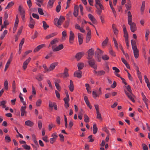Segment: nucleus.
Masks as SVG:
<instances>
[{
  "label": "nucleus",
  "instance_id": "obj_1",
  "mask_svg": "<svg viewBox=\"0 0 150 150\" xmlns=\"http://www.w3.org/2000/svg\"><path fill=\"white\" fill-rule=\"evenodd\" d=\"M125 87H126V88L127 91L129 92H127L125 90L124 91L125 93L129 98L133 102H135V100L132 96V95H133V94L132 93V90L131 89L130 86L129 85H128L127 87L126 86H125Z\"/></svg>",
  "mask_w": 150,
  "mask_h": 150
},
{
  "label": "nucleus",
  "instance_id": "obj_2",
  "mask_svg": "<svg viewBox=\"0 0 150 150\" xmlns=\"http://www.w3.org/2000/svg\"><path fill=\"white\" fill-rule=\"evenodd\" d=\"M65 19V18L64 16H60L59 19L56 18L54 19V23L57 26L61 25Z\"/></svg>",
  "mask_w": 150,
  "mask_h": 150
},
{
  "label": "nucleus",
  "instance_id": "obj_3",
  "mask_svg": "<svg viewBox=\"0 0 150 150\" xmlns=\"http://www.w3.org/2000/svg\"><path fill=\"white\" fill-rule=\"evenodd\" d=\"M89 65L95 69H96L97 67V64H95L96 61L94 59H88L87 61Z\"/></svg>",
  "mask_w": 150,
  "mask_h": 150
},
{
  "label": "nucleus",
  "instance_id": "obj_4",
  "mask_svg": "<svg viewBox=\"0 0 150 150\" xmlns=\"http://www.w3.org/2000/svg\"><path fill=\"white\" fill-rule=\"evenodd\" d=\"M88 54V57L87 58L88 59H90L93 58L95 52L94 50L92 48L89 49L87 52Z\"/></svg>",
  "mask_w": 150,
  "mask_h": 150
},
{
  "label": "nucleus",
  "instance_id": "obj_5",
  "mask_svg": "<svg viewBox=\"0 0 150 150\" xmlns=\"http://www.w3.org/2000/svg\"><path fill=\"white\" fill-rule=\"evenodd\" d=\"M18 11L20 12V15L23 21L25 19V13L24 10L21 6H19L18 7Z\"/></svg>",
  "mask_w": 150,
  "mask_h": 150
},
{
  "label": "nucleus",
  "instance_id": "obj_6",
  "mask_svg": "<svg viewBox=\"0 0 150 150\" xmlns=\"http://www.w3.org/2000/svg\"><path fill=\"white\" fill-rule=\"evenodd\" d=\"M128 22V24L130 26L131 31L133 33L134 32L137 30V26L135 23L132 22V21H131L130 22Z\"/></svg>",
  "mask_w": 150,
  "mask_h": 150
},
{
  "label": "nucleus",
  "instance_id": "obj_7",
  "mask_svg": "<svg viewBox=\"0 0 150 150\" xmlns=\"http://www.w3.org/2000/svg\"><path fill=\"white\" fill-rule=\"evenodd\" d=\"M67 97H65L64 98L63 100L64 102V106L66 109H68V108L69 107V94L67 95Z\"/></svg>",
  "mask_w": 150,
  "mask_h": 150
},
{
  "label": "nucleus",
  "instance_id": "obj_8",
  "mask_svg": "<svg viewBox=\"0 0 150 150\" xmlns=\"http://www.w3.org/2000/svg\"><path fill=\"white\" fill-rule=\"evenodd\" d=\"M84 52H78L76 54L75 56V58L76 59L77 61H79L83 56L84 55Z\"/></svg>",
  "mask_w": 150,
  "mask_h": 150
},
{
  "label": "nucleus",
  "instance_id": "obj_9",
  "mask_svg": "<svg viewBox=\"0 0 150 150\" xmlns=\"http://www.w3.org/2000/svg\"><path fill=\"white\" fill-rule=\"evenodd\" d=\"M51 136L52 137L50 139V143L53 144L56 141L58 136L57 135V133L55 132L52 134Z\"/></svg>",
  "mask_w": 150,
  "mask_h": 150
},
{
  "label": "nucleus",
  "instance_id": "obj_10",
  "mask_svg": "<svg viewBox=\"0 0 150 150\" xmlns=\"http://www.w3.org/2000/svg\"><path fill=\"white\" fill-rule=\"evenodd\" d=\"M122 27L123 28V31L124 35V37L125 38V40L128 39V34L127 30L125 25H122Z\"/></svg>",
  "mask_w": 150,
  "mask_h": 150
},
{
  "label": "nucleus",
  "instance_id": "obj_11",
  "mask_svg": "<svg viewBox=\"0 0 150 150\" xmlns=\"http://www.w3.org/2000/svg\"><path fill=\"white\" fill-rule=\"evenodd\" d=\"M74 38V34L72 31H71L69 33V42L72 44Z\"/></svg>",
  "mask_w": 150,
  "mask_h": 150
},
{
  "label": "nucleus",
  "instance_id": "obj_12",
  "mask_svg": "<svg viewBox=\"0 0 150 150\" xmlns=\"http://www.w3.org/2000/svg\"><path fill=\"white\" fill-rule=\"evenodd\" d=\"M30 21L28 25L29 27L31 28H33L35 24V22L31 16H30Z\"/></svg>",
  "mask_w": 150,
  "mask_h": 150
},
{
  "label": "nucleus",
  "instance_id": "obj_13",
  "mask_svg": "<svg viewBox=\"0 0 150 150\" xmlns=\"http://www.w3.org/2000/svg\"><path fill=\"white\" fill-rule=\"evenodd\" d=\"M53 45L52 46V48L54 52L59 51L62 50L64 48L63 45L62 44L59 45L57 47L54 48H53Z\"/></svg>",
  "mask_w": 150,
  "mask_h": 150
},
{
  "label": "nucleus",
  "instance_id": "obj_14",
  "mask_svg": "<svg viewBox=\"0 0 150 150\" xmlns=\"http://www.w3.org/2000/svg\"><path fill=\"white\" fill-rule=\"evenodd\" d=\"M31 59L30 57H29L26 61L24 62L23 66V69L25 70L27 67V65L30 62Z\"/></svg>",
  "mask_w": 150,
  "mask_h": 150
},
{
  "label": "nucleus",
  "instance_id": "obj_15",
  "mask_svg": "<svg viewBox=\"0 0 150 150\" xmlns=\"http://www.w3.org/2000/svg\"><path fill=\"white\" fill-rule=\"evenodd\" d=\"M26 108V107L25 106H22L21 107L20 110L21 112V116L23 117L24 115L26 116L27 112L25 111Z\"/></svg>",
  "mask_w": 150,
  "mask_h": 150
},
{
  "label": "nucleus",
  "instance_id": "obj_16",
  "mask_svg": "<svg viewBox=\"0 0 150 150\" xmlns=\"http://www.w3.org/2000/svg\"><path fill=\"white\" fill-rule=\"evenodd\" d=\"M82 71L80 70L75 71L74 74V77H76L78 78H80L82 77Z\"/></svg>",
  "mask_w": 150,
  "mask_h": 150
},
{
  "label": "nucleus",
  "instance_id": "obj_17",
  "mask_svg": "<svg viewBox=\"0 0 150 150\" xmlns=\"http://www.w3.org/2000/svg\"><path fill=\"white\" fill-rule=\"evenodd\" d=\"M82 34L80 33L78 34L79 44L80 45L82 44L83 42V37L82 36Z\"/></svg>",
  "mask_w": 150,
  "mask_h": 150
},
{
  "label": "nucleus",
  "instance_id": "obj_18",
  "mask_svg": "<svg viewBox=\"0 0 150 150\" xmlns=\"http://www.w3.org/2000/svg\"><path fill=\"white\" fill-rule=\"evenodd\" d=\"M58 64V62H55L51 64L49 67V71H50L53 70L55 68V67Z\"/></svg>",
  "mask_w": 150,
  "mask_h": 150
},
{
  "label": "nucleus",
  "instance_id": "obj_19",
  "mask_svg": "<svg viewBox=\"0 0 150 150\" xmlns=\"http://www.w3.org/2000/svg\"><path fill=\"white\" fill-rule=\"evenodd\" d=\"M79 8L77 6H75L74 7V10L73 13L74 15L76 17L78 15Z\"/></svg>",
  "mask_w": 150,
  "mask_h": 150
},
{
  "label": "nucleus",
  "instance_id": "obj_20",
  "mask_svg": "<svg viewBox=\"0 0 150 150\" xmlns=\"http://www.w3.org/2000/svg\"><path fill=\"white\" fill-rule=\"evenodd\" d=\"M69 70L66 68L64 69L63 74V77L64 78H67L69 76V74L68 73Z\"/></svg>",
  "mask_w": 150,
  "mask_h": 150
},
{
  "label": "nucleus",
  "instance_id": "obj_21",
  "mask_svg": "<svg viewBox=\"0 0 150 150\" xmlns=\"http://www.w3.org/2000/svg\"><path fill=\"white\" fill-rule=\"evenodd\" d=\"M132 50H133L134 54L135 57L136 58H138L139 56L138 50L137 48L134 49Z\"/></svg>",
  "mask_w": 150,
  "mask_h": 150
},
{
  "label": "nucleus",
  "instance_id": "obj_22",
  "mask_svg": "<svg viewBox=\"0 0 150 150\" xmlns=\"http://www.w3.org/2000/svg\"><path fill=\"white\" fill-rule=\"evenodd\" d=\"M70 84L69 86L68 87L69 88L70 91L71 92H73L74 90V86L73 81L72 80H70Z\"/></svg>",
  "mask_w": 150,
  "mask_h": 150
},
{
  "label": "nucleus",
  "instance_id": "obj_23",
  "mask_svg": "<svg viewBox=\"0 0 150 150\" xmlns=\"http://www.w3.org/2000/svg\"><path fill=\"white\" fill-rule=\"evenodd\" d=\"M102 55L99 54H95V57L97 61L98 62H101V60Z\"/></svg>",
  "mask_w": 150,
  "mask_h": 150
},
{
  "label": "nucleus",
  "instance_id": "obj_24",
  "mask_svg": "<svg viewBox=\"0 0 150 150\" xmlns=\"http://www.w3.org/2000/svg\"><path fill=\"white\" fill-rule=\"evenodd\" d=\"M25 125L30 126V127H32L33 126L34 124V123L32 122L31 121L28 120L26 121L25 122Z\"/></svg>",
  "mask_w": 150,
  "mask_h": 150
},
{
  "label": "nucleus",
  "instance_id": "obj_25",
  "mask_svg": "<svg viewBox=\"0 0 150 150\" xmlns=\"http://www.w3.org/2000/svg\"><path fill=\"white\" fill-rule=\"evenodd\" d=\"M43 75L39 74L36 76L35 79L39 81H41L43 79Z\"/></svg>",
  "mask_w": 150,
  "mask_h": 150
},
{
  "label": "nucleus",
  "instance_id": "obj_26",
  "mask_svg": "<svg viewBox=\"0 0 150 150\" xmlns=\"http://www.w3.org/2000/svg\"><path fill=\"white\" fill-rule=\"evenodd\" d=\"M57 34V33H52L50 35H47L45 37V39H49L50 38L56 35Z\"/></svg>",
  "mask_w": 150,
  "mask_h": 150
},
{
  "label": "nucleus",
  "instance_id": "obj_27",
  "mask_svg": "<svg viewBox=\"0 0 150 150\" xmlns=\"http://www.w3.org/2000/svg\"><path fill=\"white\" fill-rule=\"evenodd\" d=\"M84 66V64L82 63H79L77 64L78 69L79 70H80L82 69Z\"/></svg>",
  "mask_w": 150,
  "mask_h": 150
},
{
  "label": "nucleus",
  "instance_id": "obj_28",
  "mask_svg": "<svg viewBox=\"0 0 150 150\" xmlns=\"http://www.w3.org/2000/svg\"><path fill=\"white\" fill-rule=\"evenodd\" d=\"M131 43L132 49L137 48L136 42L134 40H131Z\"/></svg>",
  "mask_w": 150,
  "mask_h": 150
},
{
  "label": "nucleus",
  "instance_id": "obj_29",
  "mask_svg": "<svg viewBox=\"0 0 150 150\" xmlns=\"http://www.w3.org/2000/svg\"><path fill=\"white\" fill-rule=\"evenodd\" d=\"M127 15L128 16V22H130L131 21H132V16L131 12L130 11H129L128 12Z\"/></svg>",
  "mask_w": 150,
  "mask_h": 150
},
{
  "label": "nucleus",
  "instance_id": "obj_30",
  "mask_svg": "<svg viewBox=\"0 0 150 150\" xmlns=\"http://www.w3.org/2000/svg\"><path fill=\"white\" fill-rule=\"evenodd\" d=\"M55 0H49L47 4V6L52 8L53 6Z\"/></svg>",
  "mask_w": 150,
  "mask_h": 150
},
{
  "label": "nucleus",
  "instance_id": "obj_31",
  "mask_svg": "<svg viewBox=\"0 0 150 150\" xmlns=\"http://www.w3.org/2000/svg\"><path fill=\"white\" fill-rule=\"evenodd\" d=\"M93 133L94 134H96L98 131V128L96 124H94L93 126Z\"/></svg>",
  "mask_w": 150,
  "mask_h": 150
},
{
  "label": "nucleus",
  "instance_id": "obj_32",
  "mask_svg": "<svg viewBox=\"0 0 150 150\" xmlns=\"http://www.w3.org/2000/svg\"><path fill=\"white\" fill-rule=\"evenodd\" d=\"M70 19L69 18H67V20L65 22L64 24V28H67L69 24Z\"/></svg>",
  "mask_w": 150,
  "mask_h": 150
},
{
  "label": "nucleus",
  "instance_id": "obj_33",
  "mask_svg": "<svg viewBox=\"0 0 150 150\" xmlns=\"http://www.w3.org/2000/svg\"><path fill=\"white\" fill-rule=\"evenodd\" d=\"M42 22L43 24V27L44 30H46L47 28H49V26L47 24L46 22L45 21H43Z\"/></svg>",
  "mask_w": 150,
  "mask_h": 150
},
{
  "label": "nucleus",
  "instance_id": "obj_34",
  "mask_svg": "<svg viewBox=\"0 0 150 150\" xmlns=\"http://www.w3.org/2000/svg\"><path fill=\"white\" fill-rule=\"evenodd\" d=\"M108 41V37H106L105 39L103 41L102 43V45L103 46H105L107 45Z\"/></svg>",
  "mask_w": 150,
  "mask_h": 150
},
{
  "label": "nucleus",
  "instance_id": "obj_35",
  "mask_svg": "<svg viewBox=\"0 0 150 150\" xmlns=\"http://www.w3.org/2000/svg\"><path fill=\"white\" fill-rule=\"evenodd\" d=\"M95 54H98L100 55H103V51L100 50L99 48L97 49V50L95 52Z\"/></svg>",
  "mask_w": 150,
  "mask_h": 150
},
{
  "label": "nucleus",
  "instance_id": "obj_36",
  "mask_svg": "<svg viewBox=\"0 0 150 150\" xmlns=\"http://www.w3.org/2000/svg\"><path fill=\"white\" fill-rule=\"evenodd\" d=\"M4 89L7 90L8 88V83L7 80H6L4 83Z\"/></svg>",
  "mask_w": 150,
  "mask_h": 150
},
{
  "label": "nucleus",
  "instance_id": "obj_37",
  "mask_svg": "<svg viewBox=\"0 0 150 150\" xmlns=\"http://www.w3.org/2000/svg\"><path fill=\"white\" fill-rule=\"evenodd\" d=\"M11 60H10V59H9V60L7 61V63L6 64V65L5 66V67L4 69V71H6L7 69L8 68L9 65L11 63Z\"/></svg>",
  "mask_w": 150,
  "mask_h": 150
},
{
  "label": "nucleus",
  "instance_id": "obj_38",
  "mask_svg": "<svg viewBox=\"0 0 150 150\" xmlns=\"http://www.w3.org/2000/svg\"><path fill=\"white\" fill-rule=\"evenodd\" d=\"M14 3L13 1H11L9 3L7 6L5 8V9H9L13 5Z\"/></svg>",
  "mask_w": 150,
  "mask_h": 150
},
{
  "label": "nucleus",
  "instance_id": "obj_39",
  "mask_svg": "<svg viewBox=\"0 0 150 150\" xmlns=\"http://www.w3.org/2000/svg\"><path fill=\"white\" fill-rule=\"evenodd\" d=\"M96 118L102 121V118L101 117V114L100 113V112H96Z\"/></svg>",
  "mask_w": 150,
  "mask_h": 150
},
{
  "label": "nucleus",
  "instance_id": "obj_40",
  "mask_svg": "<svg viewBox=\"0 0 150 150\" xmlns=\"http://www.w3.org/2000/svg\"><path fill=\"white\" fill-rule=\"evenodd\" d=\"M54 84L57 89L59 91H61V88L59 84L56 82H54Z\"/></svg>",
  "mask_w": 150,
  "mask_h": 150
},
{
  "label": "nucleus",
  "instance_id": "obj_41",
  "mask_svg": "<svg viewBox=\"0 0 150 150\" xmlns=\"http://www.w3.org/2000/svg\"><path fill=\"white\" fill-rule=\"evenodd\" d=\"M102 58L104 60H108L109 59V57L107 55L105 54L102 56Z\"/></svg>",
  "mask_w": 150,
  "mask_h": 150
},
{
  "label": "nucleus",
  "instance_id": "obj_42",
  "mask_svg": "<svg viewBox=\"0 0 150 150\" xmlns=\"http://www.w3.org/2000/svg\"><path fill=\"white\" fill-rule=\"evenodd\" d=\"M105 73V72L103 70L99 71H98V74L97 76H101L104 75Z\"/></svg>",
  "mask_w": 150,
  "mask_h": 150
},
{
  "label": "nucleus",
  "instance_id": "obj_43",
  "mask_svg": "<svg viewBox=\"0 0 150 150\" xmlns=\"http://www.w3.org/2000/svg\"><path fill=\"white\" fill-rule=\"evenodd\" d=\"M42 103V100L41 99H39L37 100L36 103V106L38 107H39L40 106Z\"/></svg>",
  "mask_w": 150,
  "mask_h": 150
},
{
  "label": "nucleus",
  "instance_id": "obj_44",
  "mask_svg": "<svg viewBox=\"0 0 150 150\" xmlns=\"http://www.w3.org/2000/svg\"><path fill=\"white\" fill-rule=\"evenodd\" d=\"M54 102L52 103L51 101H49V108L50 109H51V110H52L53 107L54 106V105H54Z\"/></svg>",
  "mask_w": 150,
  "mask_h": 150
},
{
  "label": "nucleus",
  "instance_id": "obj_45",
  "mask_svg": "<svg viewBox=\"0 0 150 150\" xmlns=\"http://www.w3.org/2000/svg\"><path fill=\"white\" fill-rule=\"evenodd\" d=\"M58 42V41L57 38H55L53 40H52L50 42L51 45H53V44H56Z\"/></svg>",
  "mask_w": 150,
  "mask_h": 150
},
{
  "label": "nucleus",
  "instance_id": "obj_46",
  "mask_svg": "<svg viewBox=\"0 0 150 150\" xmlns=\"http://www.w3.org/2000/svg\"><path fill=\"white\" fill-rule=\"evenodd\" d=\"M145 6V2L144 1H143L142 2V5L141 7V11L142 12L144 11V9Z\"/></svg>",
  "mask_w": 150,
  "mask_h": 150
},
{
  "label": "nucleus",
  "instance_id": "obj_47",
  "mask_svg": "<svg viewBox=\"0 0 150 150\" xmlns=\"http://www.w3.org/2000/svg\"><path fill=\"white\" fill-rule=\"evenodd\" d=\"M12 87L13 88V92H15L16 91V83L15 81H13L12 83Z\"/></svg>",
  "mask_w": 150,
  "mask_h": 150
},
{
  "label": "nucleus",
  "instance_id": "obj_48",
  "mask_svg": "<svg viewBox=\"0 0 150 150\" xmlns=\"http://www.w3.org/2000/svg\"><path fill=\"white\" fill-rule=\"evenodd\" d=\"M5 141L6 142L9 143L11 141L10 137L9 136H6L5 137Z\"/></svg>",
  "mask_w": 150,
  "mask_h": 150
},
{
  "label": "nucleus",
  "instance_id": "obj_49",
  "mask_svg": "<svg viewBox=\"0 0 150 150\" xmlns=\"http://www.w3.org/2000/svg\"><path fill=\"white\" fill-rule=\"evenodd\" d=\"M6 102L5 101H3L0 102V106L2 105V108H4L6 107L5 104H6Z\"/></svg>",
  "mask_w": 150,
  "mask_h": 150
},
{
  "label": "nucleus",
  "instance_id": "obj_50",
  "mask_svg": "<svg viewBox=\"0 0 150 150\" xmlns=\"http://www.w3.org/2000/svg\"><path fill=\"white\" fill-rule=\"evenodd\" d=\"M95 6L96 7V8H97V10L96 11L97 13L98 14L100 15L101 14V13H102L101 10V9L100 10L98 8L97 6L96 5H95Z\"/></svg>",
  "mask_w": 150,
  "mask_h": 150
},
{
  "label": "nucleus",
  "instance_id": "obj_51",
  "mask_svg": "<svg viewBox=\"0 0 150 150\" xmlns=\"http://www.w3.org/2000/svg\"><path fill=\"white\" fill-rule=\"evenodd\" d=\"M22 146L26 150H29L30 149V147L27 144L23 145Z\"/></svg>",
  "mask_w": 150,
  "mask_h": 150
},
{
  "label": "nucleus",
  "instance_id": "obj_52",
  "mask_svg": "<svg viewBox=\"0 0 150 150\" xmlns=\"http://www.w3.org/2000/svg\"><path fill=\"white\" fill-rule=\"evenodd\" d=\"M150 33L149 31V30H146V34H145V38H146V40H147L148 38V36Z\"/></svg>",
  "mask_w": 150,
  "mask_h": 150
},
{
  "label": "nucleus",
  "instance_id": "obj_53",
  "mask_svg": "<svg viewBox=\"0 0 150 150\" xmlns=\"http://www.w3.org/2000/svg\"><path fill=\"white\" fill-rule=\"evenodd\" d=\"M84 100L86 102V104H88L90 103V102L88 100V98L86 96H84Z\"/></svg>",
  "mask_w": 150,
  "mask_h": 150
},
{
  "label": "nucleus",
  "instance_id": "obj_54",
  "mask_svg": "<svg viewBox=\"0 0 150 150\" xmlns=\"http://www.w3.org/2000/svg\"><path fill=\"white\" fill-rule=\"evenodd\" d=\"M42 66L44 68L45 70V71H44V73L47 71H49V68H48L45 64L43 65Z\"/></svg>",
  "mask_w": 150,
  "mask_h": 150
},
{
  "label": "nucleus",
  "instance_id": "obj_55",
  "mask_svg": "<svg viewBox=\"0 0 150 150\" xmlns=\"http://www.w3.org/2000/svg\"><path fill=\"white\" fill-rule=\"evenodd\" d=\"M38 11L40 15H43L44 14V13L43 11V10L42 9V8H38Z\"/></svg>",
  "mask_w": 150,
  "mask_h": 150
},
{
  "label": "nucleus",
  "instance_id": "obj_56",
  "mask_svg": "<svg viewBox=\"0 0 150 150\" xmlns=\"http://www.w3.org/2000/svg\"><path fill=\"white\" fill-rule=\"evenodd\" d=\"M42 140L45 142L46 143L48 142L49 141L48 139V137L46 136L42 138Z\"/></svg>",
  "mask_w": 150,
  "mask_h": 150
},
{
  "label": "nucleus",
  "instance_id": "obj_57",
  "mask_svg": "<svg viewBox=\"0 0 150 150\" xmlns=\"http://www.w3.org/2000/svg\"><path fill=\"white\" fill-rule=\"evenodd\" d=\"M25 41V39L23 38L22 39L21 41L19 44V47H22L23 44H24Z\"/></svg>",
  "mask_w": 150,
  "mask_h": 150
},
{
  "label": "nucleus",
  "instance_id": "obj_58",
  "mask_svg": "<svg viewBox=\"0 0 150 150\" xmlns=\"http://www.w3.org/2000/svg\"><path fill=\"white\" fill-rule=\"evenodd\" d=\"M42 122H41V121L40 120L38 122V128L40 129L42 127Z\"/></svg>",
  "mask_w": 150,
  "mask_h": 150
},
{
  "label": "nucleus",
  "instance_id": "obj_59",
  "mask_svg": "<svg viewBox=\"0 0 150 150\" xmlns=\"http://www.w3.org/2000/svg\"><path fill=\"white\" fill-rule=\"evenodd\" d=\"M61 6L60 5H57L56 8V11L57 12H59L61 9Z\"/></svg>",
  "mask_w": 150,
  "mask_h": 150
},
{
  "label": "nucleus",
  "instance_id": "obj_60",
  "mask_svg": "<svg viewBox=\"0 0 150 150\" xmlns=\"http://www.w3.org/2000/svg\"><path fill=\"white\" fill-rule=\"evenodd\" d=\"M32 15L33 18H36L37 19H38L39 18V15L37 14L33 13Z\"/></svg>",
  "mask_w": 150,
  "mask_h": 150
},
{
  "label": "nucleus",
  "instance_id": "obj_61",
  "mask_svg": "<svg viewBox=\"0 0 150 150\" xmlns=\"http://www.w3.org/2000/svg\"><path fill=\"white\" fill-rule=\"evenodd\" d=\"M59 136L60 137V140L63 142L64 140V137L63 135L61 134H59Z\"/></svg>",
  "mask_w": 150,
  "mask_h": 150
},
{
  "label": "nucleus",
  "instance_id": "obj_62",
  "mask_svg": "<svg viewBox=\"0 0 150 150\" xmlns=\"http://www.w3.org/2000/svg\"><path fill=\"white\" fill-rule=\"evenodd\" d=\"M92 94L93 97L94 98H96L98 96V95L97 94L96 92L94 91H93Z\"/></svg>",
  "mask_w": 150,
  "mask_h": 150
},
{
  "label": "nucleus",
  "instance_id": "obj_63",
  "mask_svg": "<svg viewBox=\"0 0 150 150\" xmlns=\"http://www.w3.org/2000/svg\"><path fill=\"white\" fill-rule=\"evenodd\" d=\"M23 28V26H21L19 28L18 31L17 33V34L20 35L22 33V30Z\"/></svg>",
  "mask_w": 150,
  "mask_h": 150
},
{
  "label": "nucleus",
  "instance_id": "obj_64",
  "mask_svg": "<svg viewBox=\"0 0 150 150\" xmlns=\"http://www.w3.org/2000/svg\"><path fill=\"white\" fill-rule=\"evenodd\" d=\"M56 121L57 123L59 125L60 124V118L59 116H57L56 117Z\"/></svg>",
  "mask_w": 150,
  "mask_h": 150
}]
</instances>
